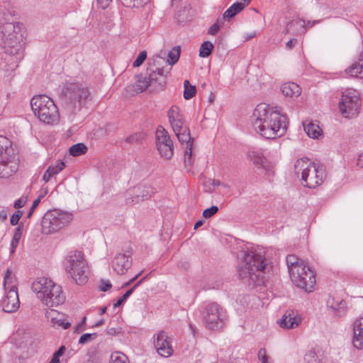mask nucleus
I'll return each instance as SVG.
<instances>
[{"label":"nucleus","mask_w":363,"mask_h":363,"mask_svg":"<svg viewBox=\"0 0 363 363\" xmlns=\"http://www.w3.org/2000/svg\"><path fill=\"white\" fill-rule=\"evenodd\" d=\"M96 336V333H85L80 337L79 343L82 345L86 344V342L94 340Z\"/></svg>","instance_id":"48"},{"label":"nucleus","mask_w":363,"mask_h":363,"mask_svg":"<svg viewBox=\"0 0 363 363\" xmlns=\"http://www.w3.org/2000/svg\"><path fill=\"white\" fill-rule=\"evenodd\" d=\"M111 1L112 0H96V3L99 7L101 8L102 9H105L108 7Z\"/></svg>","instance_id":"62"},{"label":"nucleus","mask_w":363,"mask_h":363,"mask_svg":"<svg viewBox=\"0 0 363 363\" xmlns=\"http://www.w3.org/2000/svg\"><path fill=\"white\" fill-rule=\"evenodd\" d=\"M65 167V164L63 161L57 162V163L54 166L51 165L48 169L47 171H50V174L54 176L61 172Z\"/></svg>","instance_id":"44"},{"label":"nucleus","mask_w":363,"mask_h":363,"mask_svg":"<svg viewBox=\"0 0 363 363\" xmlns=\"http://www.w3.org/2000/svg\"><path fill=\"white\" fill-rule=\"evenodd\" d=\"M345 72L351 77L363 78V50L360 52L358 60L352 63Z\"/></svg>","instance_id":"24"},{"label":"nucleus","mask_w":363,"mask_h":363,"mask_svg":"<svg viewBox=\"0 0 363 363\" xmlns=\"http://www.w3.org/2000/svg\"><path fill=\"white\" fill-rule=\"evenodd\" d=\"M248 156L255 164L260 165L265 168L264 164L266 162V159L263 157L261 152L252 150L249 152Z\"/></svg>","instance_id":"31"},{"label":"nucleus","mask_w":363,"mask_h":363,"mask_svg":"<svg viewBox=\"0 0 363 363\" xmlns=\"http://www.w3.org/2000/svg\"><path fill=\"white\" fill-rule=\"evenodd\" d=\"M169 122L172 121L184 120V115L182 113L180 108L177 106H172L167 112Z\"/></svg>","instance_id":"35"},{"label":"nucleus","mask_w":363,"mask_h":363,"mask_svg":"<svg viewBox=\"0 0 363 363\" xmlns=\"http://www.w3.org/2000/svg\"><path fill=\"white\" fill-rule=\"evenodd\" d=\"M359 97L355 89H347L342 94L339 108L345 118H352L357 115L360 109Z\"/></svg>","instance_id":"12"},{"label":"nucleus","mask_w":363,"mask_h":363,"mask_svg":"<svg viewBox=\"0 0 363 363\" xmlns=\"http://www.w3.org/2000/svg\"><path fill=\"white\" fill-rule=\"evenodd\" d=\"M27 202V197H21L18 200H16L13 203V207L16 209H19L23 207Z\"/></svg>","instance_id":"56"},{"label":"nucleus","mask_w":363,"mask_h":363,"mask_svg":"<svg viewBox=\"0 0 363 363\" xmlns=\"http://www.w3.org/2000/svg\"><path fill=\"white\" fill-rule=\"evenodd\" d=\"M54 282L46 278L40 277L36 279L32 284L31 288L33 292L37 294L39 299L45 298V294L48 291L50 287L53 286Z\"/></svg>","instance_id":"20"},{"label":"nucleus","mask_w":363,"mask_h":363,"mask_svg":"<svg viewBox=\"0 0 363 363\" xmlns=\"http://www.w3.org/2000/svg\"><path fill=\"white\" fill-rule=\"evenodd\" d=\"M226 315L223 309L216 303L208 304L203 312V321L209 330H219L224 325Z\"/></svg>","instance_id":"13"},{"label":"nucleus","mask_w":363,"mask_h":363,"mask_svg":"<svg viewBox=\"0 0 363 363\" xmlns=\"http://www.w3.org/2000/svg\"><path fill=\"white\" fill-rule=\"evenodd\" d=\"M169 122L172 121L184 120V115L182 113L180 108L177 106H172L167 112Z\"/></svg>","instance_id":"36"},{"label":"nucleus","mask_w":363,"mask_h":363,"mask_svg":"<svg viewBox=\"0 0 363 363\" xmlns=\"http://www.w3.org/2000/svg\"><path fill=\"white\" fill-rule=\"evenodd\" d=\"M152 61V64H150L147 69L148 76L144 77L143 74L136 75V82L128 85L125 88V91L128 94L133 96L142 93L151 84L163 89L166 84V78L169 70H165L164 67H160L159 66L162 62H164V58L155 55L153 57Z\"/></svg>","instance_id":"2"},{"label":"nucleus","mask_w":363,"mask_h":363,"mask_svg":"<svg viewBox=\"0 0 363 363\" xmlns=\"http://www.w3.org/2000/svg\"><path fill=\"white\" fill-rule=\"evenodd\" d=\"M294 172L297 177L301 175V184L308 188H315L325 177L324 169L314 163H311L307 158L296 160Z\"/></svg>","instance_id":"5"},{"label":"nucleus","mask_w":363,"mask_h":363,"mask_svg":"<svg viewBox=\"0 0 363 363\" xmlns=\"http://www.w3.org/2000/svg\"><path fill=\"white\" fill-rule=\"evenodd\" d=\"M255 130L267 139H274L284 134L287 118L278 110H273L266 104L257 106L253 112Z\"/></svg>","instance_id":"1"},{"label":"nucleus","mask_w":363,"mask_h":363,"mask_svg":"<svg viewBox=\"0 0 363 363\" xmlns=\"http://www.w3.org/2000/svg\"><path fill=\"white\" fill-rule=\"evenodd\" d=\"M353 346L358 349H363V318L357 319L353 325Z\"/></svg>","instance_id":"23"},{"label":"nucleus","mask_w":363,"mask_h":363,"mask_svg":"<svg viewBox=\"0 0 363 363\" xmlns=\"http://www.w3.org/2000/svg\"><path fill=\"white\" fill-rule=\"evenodd\" d=\"M345 303L343 302V301H341L340 303H339V307L338 308H337L335 306H332L331 307L333 308H334L335 311H337V315L338 316H342L345 314Z\"/></svg>","instance_id":"59"},{"label":"nucleus","mask_w":363,"mask_h":363,"mask_svg":"<svg viewBox=\"0 0 363 363\" xmlns=\"http://www.w3.org/2000/svg\"><path fill=\"white\" fill-rule=\"evenodd\" d=\"M22 57L23 54L19 55L6 54L5 58H3V61L4 62L2 63V67L7 66V67H11V66H12L14 62L18 65V62L22 59Z\"/></svg>","instance_id":"40"},{"label":"nucleus","mask_w":363,"mask_h":363,"mask_svg":"<svg viewBox=\"0 0 363 363\" xmlns=\"http://www.w3.org/2000/svg\"><path fill=\"white\" fill-rule=\"evenodd\" d=\"M147 277H144L139 281H138L131 289L128 290L118 301L113 304V308H116L119 307L126 299L133 293L135 289L146 279Z\"/></svg>","instance_id":"33"},{"label":"nucleus","mask_w":363,"mask_h":363,"mask_svg":"<svg viewBox=\"0 0 363 363\" xmlns=\"http://www.w3.org/2000/svg\"><path fill=\"white\" fill-rule=\"evenodd\" d=\"M146 138V133L143 131L137 132L129 135L125 138V142L129 144H140L143 142Z\"/></svg>","instance_id":"37"},{"label":"nucleus","mask_w":363,"mask_h":363,"mask_svg":"<svg viewBox=\"0 0 363 363\" xmlns=\"http://www.w3.org/2000/svg\"><path fill=\"white\" fill-rule=\"evenodd\" d=\"M184 97L185 99H190L196 94V86L191 85L188 80H185L184 82Z\"/></svg>","instance_id":"42"},{"label":"nucleus","mask_w":363,"mask_h":363,"mask_svg":"<svg viewBox=\"0 0 363 363\" xmlns=\"http://www.w3.org/2000/svg\"><path fill=\"white\" fill-rule=\"evenodd\" d=\"M306 363H320L316 353L313 350H309L305 355Z\"/></svg>","instance_id":"45"},{"label":"nucleus","mask_w":363,"mask_h":363,"mask_svg":"<svg viewBox=\"0 0 363 363\" xmlns=\"http://www.w3.org/2000/svg\"><path fill=\"white\" fill-rule=\"evenodd\" d=\"M30 106L35 116L44 123L53 125L58 122V108L50 97L45 95L33 96L30 100Z\"/></svg>","instance_id":"7"},{"label":"nucleus","mask_w":363,"mask_h":363,"mask_svg":"<svg viewBox=\"0 0 363 363\" xmlns=\"http://www.w3.org/2000/svg\"><path fill=\"white\" fill-rule=\"evenodd\" d=\"M156 140L157 145L167 143L172 145L173 143L172 140L170 139L168 133L164 130L163 127H160L157 130Z\"/></svg>","instance_id":"28"},{"label":"nucleus","mask_w":363,"mask_h":363,"mask_svg":"<svg viewBox=\"0 0 363 363\" xmlns=\"http://www.w3.org/2000/svg\"><path fill=\"white\" fill-rule=\"evenodd\" d=\"M220 29V26L217 23H214L208 30V33L211 35H216Z\"/></svg>","instance_id":"60"},{"label":"nucleus","mask_w":363,"mask_h":363,"mask_svg":"<svg viewBox=\"0 0 363 363\" xmlns=\"http://www.w3.org/2000/svg\"><path fill=\"white\" fill-rule=\"evenodd\" d=\"M180 53H181L180 46L174 47L168 52V55H167L168 58H167V61L164 60V62L169 65H174V64H176L178 62V60L179 59Z\"/></svg>","instance_id":"29"},{"label":"nucleus","mask_w":363,"mask_h":363,"mask_svg":"<svg viewBox=\"0 0 363 363\" xmlns=\"http://www.w3.org/2000/svg\"><path fill=\"white\" fill-rule=\"evenodd\" d=\"M258 358L261 362L260 363H269L268 361L266 350L264 348H262L259 350Z\"/></svg>","instance_id":"53"},{"label":"nucleus","mask_w":363,"mask_h":363,"mask_svg":"<svg viewBox=\"0 0 363 363\" xmlns=\"http://www.w3.org/2000/svg\"><path fill=\"white\" fill-rule=\"evenodd\" d=\"M291 281L298 288L306 292H311L315 285V272L304 263L292 268L289 273Z\"/></svg>","instance_id":"10"},{"label":"nucleus","mask_w":363,"mask_h":363,"mask_svg":"<svg viewBox=\"0 0 363 363\" xmlns=\"http://www.w3.org/2000/svg\"><path fill=\"white\" fill-rule=\"evenodd\" d=\"M127 8H139L147 4L150 0H120Z\"/></svg>","instance_id":"41"},{"label":"nucleus","mask_w":363,"mask_h":363,"mask_svg":"<svg viewBox=\"0 0 363 363\" xmlns=\"http://www.w3.org/2000/svg\"><path fill=\"white\" fill-rule=\"evenodd\" d=\"M154 345L158 354L162 357H169L173 354L172 338L163 330L157 333Z\"/></svg>","instance_id":"16"},{"label":"nucleus","mask_w":363,"mask_h":363,"mask_svg":"<svg viewBox=\"0 0 363 363\" xmlns=\"http://www.w3.org/2000/svg\"><path fill=\"white\" fill-rule=\"evenodd\" d=\"M303 21V27L306 30V28H312L315 25L321 22V20H314V21Z\"/></svg>","instance_id":"61"},{"label":"nucleus","mask_w":363,"mask_h":363,"mask_svg":"<svg viewBox=\"0 0 363 363\" xmlns=\"http://www.w3.org/2000/svg\"><path fill=\"white\" fill-rule=\"evenodd\" d=\"M301 322V318L298 315V312L294 310H289L284 314L279 322V325L283 328H297Z\"/></svg>","instance_id":"21"},{"label":"nucleus","mask_w":363,"mask_h":363,"mask_svg":"<svg viewBox=\"0 0 363 363\" xmlns=\"http://www.w3.org/2000/svg\"><path fill=\"white\" fill-rule=\"evenodd\" d=\"M155 194V189L147 184L133 186L125 192V203L133 206L150 199Z\"/></svg>","instance_id":"15"},{"label":"nucleus","mask_w":363,"mask_h":363,"mask_svg":"<svg viewBox=\"0 0 363 363\" xmlns=\"http://www.w3.org/2000/svg\"><path fill=\"white\" fill-rule=\"evenodd\" d=\"M12 272L11 270L8 268L6 269L4 278V285L5 286L6 284H11L12 283Z\"/></svg>","instance_id":"58"},{"label":"nucleus","mask_w":363,"mask_h":363,"mask_svg":"<svg viewBox=\"0 0 363 363\" xmlns=\"http://www.w3.org/2000/svg\"><path fill=\"white\" fill-rule=\"evenodd\" d=\"M42 197H43V196H39L35 200H34V201H33V204H32V206H31V207L30 208V211H29V212L27 214V218H31V216H32L35 209L39 205Z\"/></svg>","instance_id":"52"},{"label":"nucleus","mask_w":363,"mask_h":363,"mask_svg":"<svg viewBox=\"0 0 363 363\" xmlns=\"http://www.w3.org/2000/svg\"><path fill=\"white\" fill-rule=\"evenodd\" d=\"M12 142L0 135V178H7L18 170V162Z\"/></svg>","instance_id":"8"},{"label":"nucleus","mask_w":363,"mask_h":363,"mask_svg":"<svg viewBox=\"0 0 363 363\" xmlns=\"http://www.w3.org/2000/svg\"><path fill=\"white\" fill-rule=\"evenodd\" d=\"M146 57H147V53L145 51H143V52H140V54L138 55L136 60L134 61V62L133 64V67H137L140 66L144 62Z\"/></svg>","instance_id":"50"},{"label":"nucleus","mask_w":363,"mask_h":363,"mask_svg":"<svg viewBox=\"0 0 363 363\" xmlns=\"http://www.w3.org/2000/svg\"><path fill=\"white\" fill-rule=\"evenodd\" d=\"M19 305L17 287L12 286L6 297L2 300L1 306L3 310L6 313H12L19 308Z\"/></svg>","instance_id":"19"},{"label":"nucleus","mask_w":363,"mask_h":363,"mask_svg":"<svg viewBox=\"0 0 363 363\" xmlns=\"http://www.w3.org/2000/svg\"><path fill=\"white\" fill-rule=\"evenodd\" d=\"M65 265L67 272L79 285L84 284L88 280V266L80 251H72L67 256Z\"/></svg>","instance_id":"9"},{"label":"nucleus","mask_w":363,"mask_h":363,"mask_svg":"<svg viewBox=\"0 0 363 363\" xmlns=\"http://www.w3.org/2000/svg\"><path fill=\"white\" fill-rule=\"evenodd\" d=\"M72 220V215L62 211L47 213L42 219L43 232L45 234L55 233L62 228Z\"/></svg>","instance_id":"11"},{"label":"nucleus","mask_w":363,"mask_h":363,"mask_svg":"<svg viewBox=\"0 0 363 363\" xmlns=\"http://www.w3.org/2000/svg\"><path fill=\"white\" fill-rule=\"evenodd\" d=\"M298 25V21L292 20V21H289V23H287V24L286 26V28L284 30V33H285V34L291 33L292 28L297 26Z\"/></svg>","instance_id":"55"},{"label":"nucleus","mask_w":363,"mask_h":363,"mask_svg":"<svg viewBox=\"0 0 363 363\" xmlns=\"http://www.w3.org/2000/svg\"><path fill=\"white\" fill-rule=\"evenodd\" d=\"M88 150L87 147L82 143H79L69 147V154L73 157L80 156L85 154Z\"/></svg>","instance_id":"32"},{"label":"nucleus","mask_w":363,"mask_h":363,"mask_svg":"<svg viewBox=\"0 0 363 363\" xmlns=\"http://www.w3.org/2000/svg\"><path fill=\"white\" fill-rule=\"evenodd\" d=\"M357 165L361 168H363V153L359 155Z\"/></svg>","instance_id":"64"},{"label":"nucleus","mask_w":363,"mask_h":363,"mask_svg":"<svg viewBox=\"0 0 363 363\" xmlns=\"http://www.w3.org/2000/svg\"><path fill=\"white\" fill-rule=\"evenodd\" d=\"M67 108L71 112L79 111L91 100L89 88L82 83H69L62 91Z\"/></svg>","instance_id":"6"},{"label":"nucleus","mask_w":363,"mask_h":363,"mask_svg":"<svg viewBox=\"0 0 363 363\" xmlns=\"http://www.w3.org/2000/svg\"><path fill=\"white\" fill-rule=\"evenodd\" d=\"M289 272H291L292 268H297L298 266L303 264L304 262L303 260L299 259L296 255H289L286 258Z\"/></svg>","instance_id":"39"},{"label":"nucleus","mask_w":363,"mask_h":363,"mask_svg":"<svg viewBox=\"0 0 363 363\" xmlns=\"http://www.w3.org/2000/svg\"><path fill=\"white\" fill-rule=\"evenodd\" d=\"M23 224L22 223H21L16 228H15V230H14V234H13V239L16 240H20L21 238V235H22V233H23Z\"/></svg>","instance_id":"51"},{"label":"nucleus","mask_w":363,"mask_h":363,"mask_svg":"<svg viewBox=\"0 0 363 363\" xmlns=\"http://www.w3.org/2000/svg\"><path fill=\"white\" fill-rule=\"evenodd\" d=\"M4 62L3 61V57H0V71H4L5 72H9L14 70L17 67V65L14 62L11 67H7V66L2 67V63Z\"/></svg>","instance_id":"57"},{"label":"nucleus","mask_w":363,"mask_h":363,"mask_svg":"<svg viewBox=\"0 0 363 363\" xmlns=\"http://www.w3.org/2000/svg\"><path fill=\"white\" fill-rule=\"evenodd\" d=\"M172 128L181 143H186L184 162L191 164L194 138L191 137L190 130L185 124V120L172 121L169 122Z\"/></svg>","instance_id":"14"},{"label":"nucleus","mask_w":363,"mask_h":363,"mask_svg":"<svg viewBox=\"0 0 363 363\" xmlns=\"http://www.w3.org/2000/svg\"><path fill=\"white\" fill-rule=\"evenodd\" d=\"M157 147L160 155L164 159H170L173 155V143L158 145Z\"/></svg>","instance_id":"30"},{"label":"nucleus","mask_w":363,"mask_h":363,"mask_svg":"<svg viewBox=\"0 0 363 363\" xmlns=\"http://www.w3.org/2000/svg\"><path fill=\"white\" fill-rule=\"evenodd\" d=\"M213 45L210 41H204L199 50V56L201 57H207L211 55L213 50Z\"/></svg>","instance_id":"38"},{"label":"nucleus","mask_w":363,"mask_h":363,"mask_svg":"<svg viewBox=\"0 0 363 363\" xmlns=\"http://www.w3.org/2000/svg\"><path fill=\"white\" fill-rule=\"evenodd\" d=\"M46 318L50 321L53 327L67 329L71 323L65 320V314L57 311L50 309L45 313Z\"/></svg>","instance_id":"22"},{"label":"nucleus","mask_w":363,"mask_h":363,"mask_svg":"<svg viewBox=\"0 0 363 363\" xmlns=\"http://www.w3.org/2000/svg\"><path fill=\"white\" fill-rule=\"evenodd\" d=\"M297 42H298V40L296 38L291 39L286 44V48L289 50L293 49L294 48V46L296 45V44L297 43Z\"/></svg>","instance_id":"63"},{"label":"nucleus","mask_w":363,"mask_h":363,"mask_svg":"<svg viewBox=\"0 0 363 363\" xmlns=\"http://www.w3.org/2000/svg\"><path fill=\"white\" fill-rule=\"evenodd\" d=\"M282 94L289 97H298L301 93V89L298 84L294 82H286L281 85Z\"/></svg>","instance_id":"25"},{"label":"nucleus","mask_w":363,"mask_h":363,"mask_svg":"<svg viewBox=\"0 0 363 363\" xmlns=\"http://www.w3.org/2000/svg\"><path fill=\"white\" fill-rule=\"evenodd\" d=\"M246 7V4L234 3L223 13L224 18H231L239 13Z\"/></svg>","instance_id":"27"},{"label":"nucleus","mask_w":363,"mask_h":363,"mask_svg":"<svg viewBox=\"0 0 363 363\" xmlns=\"http://www.w3.org/2000/svg\"><path fill=\"white\" fill-rule=\"evenodd\" d=\"M23 38L21 23L6 22L0 25V42L6 54H23Z\"/></svg>","instance_id":"4"},{"label":"nucleus","mask_w":363,"mask_h":363,"mask_svg":"<svg viewBox=\"0 0 363 363\" xmlns=\"http://www.w3.org/2000/svg\"><path fill=\"white\" fill-rule=\"evenodd\" d=\"M131 252L127 250L125 253L117 254L112 261V268L118 274H124L131 267Z\"/></svg>","instance_id":"18"},{"label":"nucleus","mask_w":363,"mask_h":363,"mask_svg":"<svg viewBox=\"0 0 363 363\" xmlns=\"http://www.w3.org/2000/svg\"><path fill=\"white\" fill-rule=\"evenodd\" d=\"M23 214V211L18 210L13 213L10 218V223L11 225H16L18 223V221Z\"/></svg>","instance_id":"49"},{"label":"nucleus","mask_w":363,"mask_h":363,"mask_svg":"<svg viewBox=\"0 0 363 363\" xmlns=\"http://www.w3.org/2000/svg\"><path fill=\"white\" fill-rule=\"evenodd\" d=\"M303 126L305 132L310 138H318L322 134V129L316 123L310 122L306 125L303 123Z\"/></svg>","instance_id":"26"},{"label":"nucleus","mask_w":363,"mask_h":363,"mask_svg":"<svg viewBox=\"0 0 363 363\" xmlns=\"http://www.w3.org/2000/svg\"><path fill=\"white\" fill-rule=\"evenodd\" d=\"M218 211V207L216 206H212L211 207L205 209L203 211V216L205 218H210L214 216Z\"/></svg>","instance_id":"47"},{"label":"nucleus","mask_w":363,"mask_h":363,"mask_svg":"<svg viewBox=\"0 0 363 363\" xmlns=\"http://www.w3.org/2000/svg\"><path fill=\"white\" fill-rule=\"evenodd\" d=\"M112 285L108 280L101 279L99 284V289L101 291H106L111 288Z\"/></svg>","instance_id":"54"},{"label":"nucleus","mask_w":363,"mask_h":363,"mask_svg":"<svg viewBox=\"0 0 363 363\" xmlns=\"http://www.w3.org/2000/svg\"><path fill=\"white\" fill-rule=\"evenodd\" d=\"M265 259L262 255L252 253L246 254L242 263L238 267V272L241 279H248L249 284L259 286L264 283L263 274L267 269Z\"/></svg>","instance_id":"3"},{"label":"nucleus","mask_w":363,"mask_h":363,"mask_svg":"<svg viewBox=\"0 0 363 363\" xmlns=\"http://www.w3.org/2000/svg\"><path fill=\"white\" fill-rule=\"evenodd\" d=\"M48 291L46 294H45V298L40 299L47 306L55 307L65 302V296L60 285H57L54 283L53 286L50 287Z\"/></svg>","instance_id":"17"},{"label":"nucleus","mask_w":363,"mask_h":363,"mask_svg":"<svg viewBox=\"0 0 363 363\" xmlns=\"http://www.w3.org/2000/svg\"><path fill=\"white\" fill-rule=\"evenodd\" d=\"M169 122L172 121L184 120V115L182 113L180 108L177 106H172L167 112Z\"/></svg>","instance_id":"34"},{"label":"nucleus","mask_w":363,"mask_h":363,"mask_svg":"<svg viewBox=\"0 0 363 363\" xmlns=\"http://www.w3.org/2000/svg\"><path fill=\"white\" fill-rule=\"evenodd\" d=\"M65 350V347L62 345L58 350L53 354L49 363H60V357L64 354Z\"/></svg>","instance_id":"46"},{"label":"nucleus","mask_w":363,"mask_h":363,"mask_svg":"<svg viewBox=\"0 0 363 363\" xmlns=\"http://www.w3.org/2000/svg\"><path fill=\"white\" fill-rule=\"evenodd\" d=\"M109 363H129L128 357L121 352L112 353Z\"/></svg>","instance_id":"43"}]
</instances>
